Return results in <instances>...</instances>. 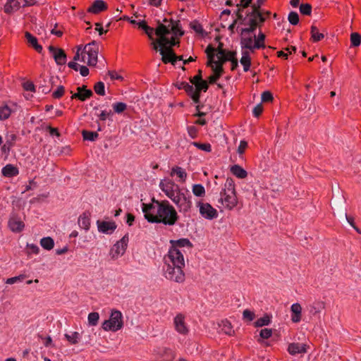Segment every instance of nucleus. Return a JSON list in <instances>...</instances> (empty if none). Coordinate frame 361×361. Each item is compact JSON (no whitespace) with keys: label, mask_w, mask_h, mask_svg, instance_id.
I'll return each mask as SVG.
<instances>
[{"label":"nucleus","mask_w":361,"mask_h":361,"mask_svg":"<svg viewBox=\"0 0 361 361\" xmlns=\"http://www.w3.org/2000/svg\"><path fill=\"white\" fill-rule=\"evenodd\" d=\"M183 34L179 22L172 20L168 25L159 24L156 28L155 35L158 39L153 41L152 45L154 50H159L164 63L175 64L177 56L173 52L172 47L179 44L176 38L183 36Z\"/></svg>","instance_id":"f257e3e1"},{"label":"nucleus","mask_w":361,"mask_h":361,"mask_svg":"<svg viewBox=\"0 0 361 361\" xmlns=\"http://www.w3.org/2000/svg\"><path fill=\"white\" fill-rule=\"evenodd\" d=\"M145 218L150 223L173 226L178 219V215L173 205L168 200H156L142 204Z\"/></svg>","instance_id":"f03ea898"},{"label":"nucleus","mask_w":361,"mask_h":361,"mask_svg":"<svg viewBox=\"0 0 361 361\" xmlns=\"http://www.w3.org/2000/svg\"><path fill=\"white\" fill-rule=\"evenodd\" d=\"M184 253L178 250L169 249L164 257V275L165 278L171 281L182 283L185 280L183 271L185 267Z\"/></svg>","instance_id":"7ed1b4c3"},{"label":"nucleus","mask_w":361,"mask_h":361,"mask_svg":"<svg viewBox=\"0 0 361 361\" xmlns=\"http://www.w3.org/2000/svg\"><path fill=\"white\" fill-rule=\"evenodd\" d=\"M219 202L227 209L231 210L238 204L235 183L231 178H227L220 192Z\"/></svg>","instance_id":"20e7f679"},{"label":"nucleus","mask_w":361,"mask_h":361,"mask_svg":"<svg viewBox=\"0 0 361 361\" xmlns=\"http://www.w3.org/2000/svg\"><path fill=\"white\" fill-rule=\"evenodd\" d=\"M264 1L265 0H257L256 3L252 5V12L244 19L245 23L248 24L249 27L243 29V33L255 30L259 23H262L264 21L263 13L260 10V7Z\"/></svg>","instance_id":"39448f33"},{"label":"nucleus","mask_w":361,"mask_h":361,"mask_svg":"<svg viewBox=\"0 0 361 361\" xmlns=\"http://www.w3.org/2000/svg\"><path fill=\"white\" fill-rule=\"evenodd\" d=\"M81 61L90 66H94L97 63L99 44L96 41L86 44L82 47Z\"/></svg>","instance_id":"423d86ee"},{"label":"nucleus","mask_w":361,"mask_h":361,"mask_svg":"<svg viewBox=\"0 0 361 361\" xmlns=\"http://www.w3.org/2000/svg\"><path fill=\"white\" fill-rule=\"evenodd\" d=\"M171 200L176 205L180 213L186 214L192 208L191 196L188 194V190L183 191L180 189Z\"/></svg>","instance_id":"0eeeda50"},{"label":"nucleus","mask_w":361,"mask_h":361,"mask_svg":"<svg viewBox=\"0 0 361 361\" xmlns=\"http://www.w3.org/2000/svg\"><path fill=\"white\" fill-rule=\"evenodd\" d=\"M123 326V315L119 310H112L109 319L102 324V329L106 331H117Z\"/></svg>","instance_id":"6e6552de"},{"label":"nucleus","mask_w":361,"mask_h":361,"mask_svg":"<svg viewBox=\"0 0 361 361\" xmlns=\"http://www.w3.org/2000/svg\"><path fill=\"white\" fill-rule=\"evenodd\" d=\"M206 52L209 59L208 65H216L219 63L222 66L225 62V49H222L221 44L216 49L209 45L207 47Z\"/></svg>","instance_id":"1a4fd4ad"},{"label":"nucleus","mask_w":361,"mask_h":361,"mask_svg":"<svg viewBox=\"0 0 361 361\" xmlns=\"http://www.w3.org/2000/svg\"><path fill=\"white\" fill-rule=\"evenodd\" d=\"M159 187L169 199H171L178 192V190H180L179 186L176 184L173 180L169 178H164L161 180L159 184Z\"/></svg>","instance_id":"9d476101"},{"label":"nucleus","mask_w":361,"mask_h":361,"mask_svg":"<svg viewBox=\"0 0 361 361\" xmlns=\"http://www.w3.org/2000/svg\"><path fill=\"white\" fill-rule=\"evenodd\" d=\"M128 236L125 235L120 240L116 242L110 250V255L112 259L121 257L126 252L128 246Z\"/></svg>","instance_id":"9b49d317"},{"label":"nucleus","mask_w":361,"mask_h":361,"mask_svg":"<svg viewBox=\"0 0 361 361\" xmlns=\"http://www.w3.org/2000/svg\"><path fill=\"white\" fill-rule=\"evenodd\" d=\"M173 327L175 331L182 336H187L189 333V327L185 322V316L179 313L173 318Z\"/></svg>","instance_id":"f8f14e48"},{"label":"nucleus","mask_w":361,"mask_h":361,"mask_svg":"<svg viewBox=\"0 0 361 361\" xmlns=\"http://www.w3.org/2000/svg\"><path fill=\"white\" fill-rule=\"evenodd\" d=\"M197 207L200 209V214L206 219L212 220L218 216L216 209L209 203L199 202H197Z\"/></svg>","instance_id":"ddd939ff"},{"label":"nucleus","mask_w":361,"mask_h":361,"mask_svg":"<svg viewBox=\"0 0 361 361\" xmlns=\"http://www.w3.org/2000/svg\"><path fill=\"white\" fill-rule=\"evenodd\" d=\"M48 49L57 65L61 66L66 63V54L62 49L53 46H49Z\"/></svg>","instance_id":"4468645a"},{"label":"nucleus","mask_w":361,"mask_h":361,"mask_svg":"<svg viewBox=\"0 0 361 361\" xmlns=\"http://www.w3.org/2000/svg\"><path fill=\"white\" fill-rule=\"evenodd\" d=\"M98 231L104 234H111L116 229V224L114 221H97Z\"/></svg>","instance_id":"2eb2a0df"},{"label":"nucleus","mask_w":361,"mask_h":361,"mask_svg":"<svg viewBox=\"0 0 361 361\" xmlns=\"http://www.w3.org/2000/svg\"><path fill=\"white\" fill-rule=\"evenodd\" d=\"M244 28H243L241 30V32H243V30ZM254 30H252L253 32ZM252 32V31H251ZM246 33H248V32H241V34L243 35L242 37V39H241V45H242V47H244V48H246V49H250V50H253L255 49H259L260 48V45L259 43H255V38L253 39L252 36H248V37H246L245 35Z\"/></svg>","instance_id":"dca6fc26"},{"label":"nucleus","mask_w":361,"mask_h":361,"mask_svg":"<svg viewBox=\"0 0 361 361\" xmlns=\"http://www.w3.org/2000/svg\"><path fill=\"white\" fill-rule=\"evenodd\" d=\"M27 5H28L27 0H8L4 6V11L10 13Z\"/></svg>","instance_id":"f3484780"},{"label":"nucleus","mask_w":361,"mask_h":361,"mask_svg":"<svg viewBox=\"0 0 361 361\" xmlns=\"http://www.w3.org/2000/svg\"><path fill=\"white\" fill-rule=\"evenodd\" d=\"M171 249L178 250L180 252L183 253L185 252L184 250V247H192V243L188 238H180L178 240H170Z\"/></svg>","instance_id":"a211bd4d"},{"label":"nucleus","mask_w":361,"mask_h":361,"mask_svg":"<svg viewBox=\"0 0 361 361\" xmlns=\"http://www.w3.org/2000/svg\"><path fill=\"white\" fill-rule=\"evenodd\" d=\"M287 350L291 355L305 354L307 351V345L304 343H291L288 345Z\"/></svg>","instance_id":"6ab92c4d"},{"label":"nucleus","mask_w":361,"mask_h":361,"mask_svg":"<svg viewBox=\"0 0 361 361\" xmlns=\"http://www.w3.org/2000/svg\"><path fill=\"white\" fill-rule=\"evenodd\" d=\"M77 92L73 94L71 97L72 99H78L80 101H85L92 95L91 90H87L85 85L78 87L77 88Z\"/></svg>","instance_id":"aec40b11"},{"label":"nucleus","mask_w":361,"mask_h":361,"mask_svg":"<svg viewBox=\"0 0 361 361\" xmlns=\"http://www.w3.org/2000/svg\"><path fill=\"white\" fill-rule=\"evenodd\" d=\"M170 176L171 177L176 176L178 178V181L180 183H185L186 181L188 174L184 169L180 166H173L171 169Z\"/></svg>","instance_id":"412c9836"},{"label":"nucleus","mask_w":361,"mask_h":361,"mask_svg":"<svg viewBox=\"0 0 361 361\" xmlns=\"http://www.w3.org/2000/svg\"><path fill=\"white\" fill-rule=\"evenodd\" d=\"M157 354L164 361H172L176 357L174 351L169 348H159Z\"/></svg>","instance_id":"4be33fe9"},{"label":"nucleus","mask_w":361,"mask_h":361,"mask_svg":"<svg viewBox=\"0 0 361 361\" xmlns=\"http://www.w3.org/2000/svg\"><path fill=\"white\" fill-rule=\"evenodd\" d=\"M209 66H211L214 72L213 75L209 77V82L210 84H213L216 82V81L221 76L224 72V69L223 66H221V65L219 63H218V64L216 65L212 64Z\"/></svg>","instance_id":"5701e85b"},{"label":"nucleus","mask_w":361,"mask_h":361,"mask_svg":"<svg viewBox=\"0 0 361 361\" xmlns=\"http://www.w3.org/2000/svg\"><path fill=\"white\" fill-rule=\"evenodd\" d=\"M107 5L104 1L96 0L94 1L92 6L88 8L87 11L91 13L97 14L103 11H105Z\"/></svg>","instance_id":"b1692460"},{"label":"nucleus","mask_w":361,"mask_h":361,"mask_svg":"<svg viewBox=\"0 0 361 361\" xmlns=\"http://www.w3.org/2000/svg\"><path fill=\"white\" fill-rule=\"evenodd\" d=\"M290 311L292 312L291 321L293 323L300 322L301 320V316H302L301 305L298 302L293 303L290 307Z\"/></svg>","instance_id":"393cba45"},{"label":"nucleus","mask_w":361,"mask_h":361,"mask_svg":"<svg viewBox=\"0 0 361 361\" xmlns=\"http://www.w3.org/2000/svg\"><path fill=\"white\" fill-rule=\"evenodd\" d=\"M183 88L188 93L189 96L192 98V99L195 103H198L200 102V94L197 92L195 87L193 85H190L188 83L183 84Z\"/></svg>","instance_id":"a878e982"},{"label":"nucleus","mask_w":361,"mask_h":361,"mask_svg":"<svg viewBox=\"0 0 361 361\" xmlns=\"http://www.w3.org/2000/svg\"><path fill=\"white\" fill-rule=\"evenodd\" d=\"M25 39L29 46L32 47L38 53H41L42 51V47L38 44L37 39L28 32L25 34Z\"/></svg>","instance_id":"bb28decb"},{"label":"nucleus","mask_w":361,"mask_h":361,"mask_svg":"<svg viewBox=\"0 0 361 361\" xmlns=\"http://www.w3.org/2000/svg\"><path fill=\"white\" fill-rule=\"evenodd\" d=\"M78 224L79 226L85 230L88 231L90 227V214L88 212L82 213L78 218Z\"/></svg>","instance_id":"cd10ccee"},{"label":"nucleus","mask_w":361,"mask_h":361,"mask_svg":"<svg viewBox=\"0 0 361 361\" xmlns=\"http://www.w3.org/2000/svg\"><path fill=\"white\" fill-rule=\"evenodd\" d=\"M8 226L12 231L20 232L24 228V224L16 217H11L8 221Z\"/></svg>","instance_id":"c85d7f7f"},{"label":"nucleus","mask_w":361,"mask_h":361,"mask_svg":"<svg viewBox=\"0 0 361 361\" xmlns=\"http://www.w3.org/2000/svg\"><path fill=\"white\" fill-rule=\"evenodd\" d=\"M230 171L233 175L238 178H245L247 176V172L240 165L235 164L230 168Z\"/></svg>","instance_id":"c756f323"},{"label":"nucleus","mask_w":361,"mask_h":361,"mask_svg":"<svg viewBox=\"0 0 361 361\" xmlns=\"http://www.w3.org/2000/svg\"><path fill=\"white\" fill-rule=\"evenodd\" d=\"M251 3H252V0H240V4L237 5L238 7H241V8H239L238 10V13H237L238 20H241L242 23L244 25H247V24L245 23V21H244V19L245 18H243V16L242 14L243 8H247L250 5Z\"/></svg>","instance_id":"7c9ffc66"},{"label":"nucleus","mask_w":361,"mask_h":361,"mask_svg":"<svg viewBox=\"0 0 361 361\" xmlns=\"http://www.w3.org/2000/svg\"><path fill=\"white\" fill-rule=\"evenodd\" d=\"M219 326L221 327V331L228 336H231L234 333L231 322L227 319L221 321Z\"/></svg>","instance_id":"2f4dec72"},{"label":"nucleus","mask_w":361,"mask_h":361,"mask_svg":"<svg viewBox=\"0 0 361 361\" xmlns=\"http://www.w3.org/2000/svg\"><path fill=\"white\" fill-rule=\"evenodd\" d=\"M18 173V169L11 164H7L2 169V174L6 177H12Z\"/></svg>","instance_id":"473e14b6"},{"label":"nucleus","mask_w":361,"mask_h":361,"mask_svg":"<svg viewBox=\"0 0 361 361\" xmlns=\"http://www.w3.org/2000/svg\"><path fill=\"white\" fill-rule=\"evenodd\" d=\"M240 62L243 66V71L247 72L251 66V59L247 52H243Z\"/></svg>","instance_id":"72a5a7b5"},{"label":"nucleus","mask_w":361,"mask_h":361,"mask_svg":"<svg viewBox=\"0 0 361 361\" xmlns=\"http://www.w3.org/2000/svg\"><path fill=\"white\" fill-rule=\"evenodd\" d=\"M192 192L195 196L198 197H202L206 194L205 188L202 184H194L192 186Z\"/></svg>","instance_id":"f704fd0d"},{"label":"nucleus","mask_w":361,"mask_h":361,"mask_svg":"<svg viewBox=\"0 0 361 361\" xmlns=\"http://www.w3.org/2000/svg\"><path fill=\"white\" fill-rule=\"evenodd\" d=\"M271 317L269 314H264L262 317L259 318L255 322V327H262L264 326H267L271 323Z\"/></svg>","instance_id":"c9c22d12"},{"label":"nucleus","mask_w":361,"mask_h":361,"mask_svg":"<svg viewBox=\"0 0 361 361\" xmlns=\"http://www.w3.org/2000/svg\"><path fill=\"white\" fill-rule=\"evenodd\" d=\"M40 245L44 249L50 250L54 247V242L51 238L45 237L41 239Z\"/></svg>","instance_id":"e433bc0d"},{"label":"nucleus","mask_w":361,"mask_h":361,"mask_svg":"<svg viewBox=\"0 0 361 361\" xmlns=\"http://www.w3.org/2000/svg\"><path fill=\"white\" fill-rule=\"evenodd\" d=\"M65 337L71 344L73 345L77 344L80 339V335L77 331L71 332V334H66Z\"/></svg>","instance_id":"4c0bfd02"},{"label":"nucleus","mask_w":361,"mask_h":361,"mask_svg":"<svg viewBox=\"0 0 361 361\" xmlns=\"http://www.w3.org/2000/svg\"><path fill=\"white\" fill-rule=\"evenodd\" d=\"M324 37V34L320 33L319 32L318 28L312 25L311 27V38L313 42H319L322 40Z\"/></svg>","instance_id":"58836bf2"},{"label":"nucleus","mask_w":361,"mask_h":361,"mask_svg":"<svg viewBox=\"0 0 361 361\" xmlns=\"http://www.w3.org/2000/svg\"><path fill=\"white\" fill-rule=\"evenodd\" d=\"M11 112V109L7 105L0 106V120L4 121L8 118Z\"/></svg>","instance_id":"ea45409f"},{"label":"nucleus","mask_w":361,"mask_h":361,"mask_svg":"<svg viewBox=\"0 0 361 361\" xmlns=\"http://www.w3.org/2000/svg\"><path fill=\"white\" fill-rule=\"evenodd\" d=\"M99 319V314L98 312H91L88 314L87 320L90 326H96Z\"/></svg>","instance_id":"a19ab883"},{"label":"nucleus","mask_w":361,"mask_h":361,"mask_svg":"<svg viewBox=\"0 0 361 361\" xmlns=\"http://www.w3.org/2000/svg\"><path fill=\"white\" fill-rule=\"evenodd\" d=\"M350 43L353 47H358L361 44V35L357 32H353L350 35Z\"/></svg>","instance_id":"79ce46f5"},{"label":"nucleus","mask_w":361,"mask_h":361,"mask_svg":"<svg viewBox=\"0 0 361 361\" xmlns=\"http://www.w3.org/2000/svg\"><path fill=\"white\" fill-rule=\"evenodd\" d=\"M99 135L97 132H92L87 130L82 131V137L84 140L94 141L98 137Z\"/></svg>","instance_id":"37998d69"},{"label":"nucleus","mask_w":361,"mask_h":361,"mask_svg":"<svg viewBox=\"0 0 361 361\" xmlns=\"http://www.w3.org/2000/svg\"><path fill=\"white\" fill-rule=\"evenodd\" d=\"M112 107L115 113L121 114L127 109V105L123 102H116L112 104Z\"/></svg>","instance_id":"c03bdc74"},{"label":"nucleus","mask_w":361,"mask_h":361,"mask_svg":"<svg viewBox=\"0 0 361 361\" xmlns=\"http://www.w3.org/2000/svg\"><path fill=\"white\" fill-rule=\"evenodd\" d=\"M288 20L291 25H296L299 23V16L298 13L295 11L290 12Z\"/></svg>","instance_id":"a18cd8bd"},{"label":"nucleus","mask_w":361,"mask_h":361,"mask_svg":"<svg viewBox=\"0 0 361 361\" xmlns=\"http://www.w3.org/2000/svg\"><path fill=\"white\" fill-rule=\"evenodd\" d=\"M94 92L101 96H104L105 94V87L103 82H98L94 86Z\"/></svg>","instance_id":"49530a36"},{"label":"nucleus","mask_w":361,"mask_h":361,"mask_svg":"<svg viewBox=\"0 0 361 361\" xmlns=\"http://www.w3.org/2000/svg\"><path fill=\"white\" fill-rule=\"evenodd\" d=\"M197 90V92L200 94V91L203 90L206 92L208 89L207 82L205 80L199 81L193 84Z\"/></svg>","instance_id":"de8ad7c7"},{"label":"nucleus","mask_w":361,"mask_h":361,"mask_svg":"<svg viewBox=\"0 0 361 361\" xmlns=\"http://www.w3.org/2000/svg\"><path fill=\"white\" fill-rule=\"evenodd\" d=\"M300 11L303 15L310 16L312 13V6L309 4H302L300 6Z\"/></svg>","instance_id":"09e8293b"},{"label":"nucleus","mask_w":361,"mask_h":361,"mask_svg":"<svg viewBox=\"0 0 361 361\" xmlns=\"http://www.w3.org/2000/svg\"><path fill=\"white\" fill-rule=\"evenodd\" d=\"M193 145L197 147L198 149L209 152L212 151V146L209 143H200V142H193Z\"/></svg>","instance_id":"8fccbe9b"},{"label":"nucleus","mask_w":361,"mask_h":361,"mask_svg":"<svg viewBox=\"0 0 361 361\" xmlns=\"http://www.w3.org/2000/svg\"><path fill=\"white\" fill-rule=\"evenodd\" d=\"M255 317V314L254 312L250 311L249 310H245L243 312V318L245 320L248 322H252Z\"/></svg>","instance_id":"3c124183"},{"label":"nucleus","mask_w":361,"mask_h":361,"mask_svg":"<svg viewBox=\"0 0 361 361\" xmlns=\"http://www.w3.org/2000/svg\"><path fill=\"white\" fill-rule=\"evenodd\" d=\"M190 27L198 34H202L204 32L202 25L197 22L191 23Z\"/></svg>","instance_id":"603ef678"},{"label":"nucleus","mask_w":361,"mask_h":361,"mask_svg":"<svg viewBox=\"0 0 361 361\" xmlns=\"http://www.w3.org/2000/svg\"><path fill=\"white\" fill-rule=\"evenodd\" d=\"M272 329L265 328L260 331L259 336L262 338L267 339L272 336Z\"/></svg>","instance_id":"864d4df0"},{"label":"nucleus","mask_w":361,"mask_h":361,"mask_svg":"<svg viewBox=\"0 0 361 361\" xmlns=\"http://www.w3.org/2000/svg\"><path fill=\"white\" fill-rule=\"evenodd\" d=\"M112 115V112L111 111H102L99 114H97V116L99 119L102 121H106L107 118H109V117Z\"/></svg>","instance_id":"5fc2aeb1"},{"label":"nucleus","mask_w":361,"mask_h":361,"mask_svg":"<svg viewBox=\"0 0 361 361\" xmlns=\"http://www.w3.org/2000/svg\"><path fill=\"white\" fill-rule=\"evenodd\" d=\"M273 99L272 94L269 91H265L262 94V102H269Z\"/></svg>","instance_id":"6e6d98bb"},{"label":"nucleus","mask_w":361,"mask_h":361,"mask_svg":"<svg viewBox=\"0 0 361 361\" xmlns=\"http://www.w3.org/2000/svg\"><path fill=\"white\" fill-rule=\"evenodd\" d=\"M24 278H25V276L23 275H20V276H14V277L8 278V279H7V280L6 281V283H7V284H13L15 283L21 281Z\"/></svg>","instance_id":"4d7b16f0"},{"label":"nucleus","mask_w":361,"mask_h":361,"mask_svg":"<svg viewBox=\"0 0 361 361\" xmlns=\"http://www.w3.org/2000/svg\"><path fill=\"white\" fill-rule=\"evenodd\" d=\"M255 43H259L260 45V48L264 47V39L265 35L263 33L259 34L257 38L254 36Z\"/></svg>","instance_id":"13d9d810"},{"label":"nucleus","mask_w":361,"mask_h":361,"mask_svg":"<svg viewBox=\"0 0 361 361\" xmlns=\"http://www.w3.org/2000/svg\"><path fill=\"white\" fill-rule=\"evenodd\" d=\"M64 93V87L63 86H59L57 87L56 90L53 92V97L56 99H59L63 96Z\"/></svg>","instance_id":"bf43d9fd"},{"label":"nucleus","mask_w":361,"mask_h":361,"mask_svg":"<svg viewBox=\"0 0 361 361\" xmlns=\"http://www.w3.org/2000/svg\"><path fill=\"white\" fill-rule=\"evenodd\" d=\"M247 147V142L245 140H241L240 142V145L238 147V150H237L238 153L240 154H243L245 152Z\"/></svg>","instance_id":"052dcab7"},{"label":"nucleus","mask_w":361,"mask_h":361,"mask_svg":"<svg viewBox=\"0 0 361 361\" xmlns=\"http://www.w3.org/2000/svg\"><path fill=\"white\" fill-rule=\"evenodd\" d=\"M263 111V106L261 104H257L253 109L252 113L255 117H258Z\"/></svg>","instance_id":"680f3d73"},{"label":"nucleus","mask_w":361,"mask_h":361,"mask_svg":"<svg viewBox=\"0 0 361 361\" xmlns=\"http://www.w3.org/2000/svg\"><path fill=\"white\" fill-rule=\"evenodd\" d=\"M235 52L225 50V57H224L225 61H231L232 60L235 59Z\"/></svg>","instance_id":"e2e57ef3"},{"label":"nucleus","mask_w":361,"mask_h":361,"mask_svg":"<svg viewBox=\"0 0 361 361\" xmlns=\"http://www.w3.org/2000/svg\"><path fill=\"white\" fill-rule=\"evenodd\" d=\"M188 135L192 137L195 138L197 134V130L195 126H188Z\"/></svg>","instance_id":"0e129e2a"},{"label":"nucleus","mask_w":361,"mask_h":361,"mask_svg":"<svg viewBox=\"0 0 361 361\" xmlns=\"http://www.w3.org/2000/svg\"><path fill=\"white\" fill-rule=\"evenodd\" d=\"M108 74L111 80H123V77L114 71H109Z\"/></svg>","instance_id":"69168bd1"},{"label":"nucleus","mask_w":361,"mask_h":361,"mask_svg":"<svg viewBox=\"0 0 361 361\" xmlns=\"http://www.w3.org/2000/svg\"><path fill=\"white\" fill-rule=\"evenodd\" d=\"M144 31L147 35L148 37L150 39H153V34H154V32H155L156 30H154V28H152L149 26H147V27H145V30Z\"/></svg>","instance_id":"338daca9"},{"label":"nucleus","mask_w":361,"mask_h":361,"mask_svg":"<svg viewBox=\"0 0 361 361\" xmlns=\"http://www.w3.org/2000/svg\"><path fill=\"white\" fill-rule=\"evenodd\" d=\"M23 87L26 91H30V92L35 91V85L31 82H25L23 85Z\"/></svg>","instance_id":"774afa93"}]
</instances>
